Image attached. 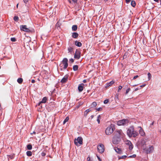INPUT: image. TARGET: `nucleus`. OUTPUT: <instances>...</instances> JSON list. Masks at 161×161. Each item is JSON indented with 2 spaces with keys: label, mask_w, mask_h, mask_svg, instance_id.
<instances>
[{
  "label": "nucleus",
  "mask_w": 161,
  "mask_h": 161,
  "mask_svg": "<svg viewBox=\"0 0 161 161\" xmlns=\"http://www.w3.org/2000/svg\"><path fill=\"white\" fill-rule=\"evenodd\" d=\"M139 90V88H136L135 89V91H136L137 90Z\"/></svg>",
  "instance_id": "4d7b16f0"
},
{
  "label": "nucleus",
  "mask_w": 161,
  "mask_h": 161,
  "mask_svg": "<svg viewBox=\"0 0 161 161\" xmlns=\"http://www.w3.org/2000/svg\"><path fill=\"white\" fill-rule=\"evenodd\" d=\"M18 5H19V3H18L17 5H16V7L17 8H18Z\"/></svg>",
  "instance_id": "052dcab7"
},
{
  "label": "nucleus",
  "mask_w": 161,
  "mask_h": 161,
  "mask_svg": "<svg viewBox=\"0 0 161 161\" xmlns=\"http://www.w3.org/2000/svg\"><path fill=\"white\" fill-rule=\"evenodd\" d=\"M97 158H98V159L100 161H101V158H99V157H98V156L97 155Z\"/></svg>",
  "instance_id": "3c124183"
},
{
  "label": "nucleus",
  "mask_w": 161,
  "mask_h": 161,
  "mask_svg": "<svg viewBox=\"0 0 161 161\" xmlns=\"http://www.w3.org/2000/svg\"><path fill=\"white\" fill-rule=\"evenodd\" d=\"M87 161H92L91 159V158L90 157H88L87 158Z\"/></svg>",
  "instance_id": "a18cd8bd"
},
{
  "label": "nucleus",
  "mask_w": 161,
  "mask_h": 161,
  "mask_svg": "<svg viewBox=\"0 0 161 161\" xmlns=\"http://www.w3.org/2000/svg\"><path fill=\"white\" fill-rule=\"evenodd\" d=\"M120 141V138L118 137L117 136L114 135L113 140L112 142L114 144H117L119 143Z\"/></svg>",
  "instance_id": "1a4fd4ad"
},
{
  "label": "nucleus",
  "mask_w": 161,
  "mask_h": 161,
  "mask_svg": "<svg viewBox=\"0 0 161 161\" xmlns=\"http://www.w3.org/2000/svg\"><path fill=\"white\" fill-rule=\"evenodd\" d=\"M68 79V76L67 75L65 76L61 80V82L62 83H64L66 82Z\"/></svg>",
  "instance_id": "2eb2a0df"
},
{
  "label": "nucleus",
  "mask_w": 161,
  "mask_h": 161,
  "mask_svg": "<svg viewBox=\"0 0 161 161\" xmlns=\"http://www.w3.org/2000/svg\"><path fill=\"white\" fill-rule=\"evenodd\" d=\"M144 152L147 154L152 153L154 150V147L152 146L149 145L146 147L144 146L143 148Z\"/></svg>",
  "instance_id": "f03ea898"
},
{
  "label": "nucleus",
  "mask_w": 161,
  "mask_h": 161,
  "mask_svg": "<svg viewBox=\"0 0 161 161\" xmlns=\"http://www.w3.org/2000/svg\"><path fill=\"white\" fill-rule=\"evenodd\" d=\"M23 81V79L21 78H19L17 80V82L19 83H21Z\"/></svg>",
  "instance_id": "c85d7f7f"
},
{
  "label": "nucleus",
  "mask_w": 161,
  "mask_h": 161,
  "mask_svg": "<svg viewBox=\"0 0 161 161\" xmlns=\"http://www.w3.org/2000/svg\"><path fill=\"white\" fill-rule=\"evenodd\" d=\"M153 0L154 1H155V2H158L159 0Z\"/></svg>",
  "instance_id": "13d9d810"
},
{
  "label": "nucleus",
  "mask_w": 161,
  "mask_h": 161,
  "mask_svg": "<svg viewBox=\"0 0 161 161\" xmlns=\"http://www.w3.org/2000/svg\"><path fill=\"white\" fill-rule=\"evenodd\" d=\"M75 45L79 47H80L81 46V43L80 42H79L78 41H75Z\"/></svg>",
  "instance_id": "aec40b11"
},
{
  "label": "nucleus",
  "mask_w": 161,
  "mask_h": 161,
  "mask_svg": "<svg viewBox=\"0 0 161 161\" xmlns=\"http://www.w3.org/2000/svg\"><path fill=\"white\" fill-rule=\"evenodd\" d=\"M80 57V52L78 50H76L74 55V58L79 59Z\"/></svg>",
  "instance_id": "f8f14e48"
},
{
  "label": "nucleus",
  "mask_w": 161,
  "mask_h": 161,
  "mask_svg": "<svg viewBox=\"0 0 161 161\" xmlns=\"http://www.w3.org/2000/svg\"><path fill=\"white\" fill-rule=\"evenodd\" d=\"M1 69V66H0V69Z\"/></svg>",
  "instance_id": "774afa93"
},
{
  "label": "nucleus",
  "mask_w": 161,
  "mask_h": 161,
  "mask_svg": "<svg viewBox=\"0 0 161 161\" xmlns=\"http://www.w3.org/2000/svg\"><path fill=\"white\" fill-rule=\"evenodd\" d=\"M145 86H146L145 84H143V85H141L140 86V87H144Z\"/></svg>",
  "instance_id": "8fccbe9b"
},
{
  "label": "nucleus",
  "mask_w": 161,
  "mask_h": 161,
  "mask_svg": "<svg viewBox=\"0 0 161 161\" xmlns=\"http://www.w3.org/2000/svg\"><path fill=\"white\" fill-rule=\"evenodd\" d=\"M126 157H127V156H126V155H124V156H121L120 157H119V159H124L125 158H126Z\"/></svg>",
  "instance_id": "c9c22d12"
},
{
  "label": "nucleus",
  "mask_w": 161,
  "mask_h": 161,
  "mask_svg": "<svg viewBox=\"0 0 161 161\" xmlns=\"http://www.w3.org/2000/svg\"><path fill=\"white\" fill-rule=\"evenodd\" d=\"M84 84H83L80 85L78 87V89L80 92H81L83 89V86Z\"/></svg>",
  "instance_id": "f3484780"
},
{
  "label": "nucleus",
  "mask_w": 161,
  "mask_h": 161,
  "mask_svg": "<svg viewBox=\"0 0 161 161\" xmlns=\"http://www.w3.org/2000/svg\"><path fill=\"white\" fill-rule=\"evenodd\" d=\"M136 154H133L132 155H130L128 157V158H135L136 157Z\"/></svg>",
  "instance_id": "f704fd0d"
},
{
  "label": "nucleus",
  "mask_w": 161,
  "mask_h": 161,
  "mask_svg": "<svg viewBox=\"0 0 161 161\" xmlns=\"http://www.w3.org/2000/svg\"><path fill=\"white\" fill-rule=\"evenodd\" d=\"M61 24L60 23V20H59L55 25V29L60 30L61 29L60 25Z\"/></svg>",
  "instance_id": "4468645a"
},
{
  "label": "nucleus",
  "mask_w": 161,
  "mask_h": 161,
  "mask_svg": "<svg viewBox=\"0 0 161 161\" xmlns=\"http://www.w3.org/2000/svg\"><path fill=\"white\" fill-rule=\"evenodd\" d=\"M131 5L133 7H134L136 5V3L135 1H132L131 3Z\"/></svg>",
  "instance_id": "473e14b6"
},
{
  "label": "nucleus",
  "mask_w": 161,
  "mask_h": 161,
  "mask_svg": "<svg viewBox=\"0 0 161 161\" xmlns=\"http://www.w3.org/2000/svg\"><path fill=\"white\" fill-rule=\"evenodd\" d=\"M68 50L69 52H71L72 51V47H69L68 48Z\"/></svg>",
  "instance_id": "58836bf2"
},
{
  "label": "nucleus",
  "mask_w": 161,
  "mask_h": 161,
  "mask_svg": "<svg viewBox=\"0 0 161 161\" xmlns=\"http://www.w3.org/2000/svg\"><path fill=\"white\" fill-rule=\"evenodd\" d=\"M72 2L75 3H76L77 2V0H72Z\"/></svg>",
  "instance_id": "49530a36"
},
{
  "label": "nucleus",
  "mask_w": 161,
  "mask_h": 161,
  "mask_svg": "<svg viewBox=\"0 0 161 161\" xmlns=\"http://www.w3.org/2000/svg\"><path fill=\"white\" fill-rule=\"evenodd\" d=\"M77 25H73L72 26V30H76L77 29Z\"/></svg>",
  "instance_id": "5701e85b"
},
{
  "label": "nucleus",
  "mask_w": 161,
  "mask_h": 161,
  "mask_svg": "<svg viewBox=\"0 0 161 161\" xmlns=\"http://www.w3.org/2000/svg\"><path fill=\"white\" fill-rule=\"evenodd\" d=\"M105 1H107L108 0H104Z\"/></svg>",
  "instance_id": "0e129e2a"
},
{
  "label": "nucleus",
  "mask_w": 161,
  "mask_h": 161,
  "mask_svg": "<svg viewBox=\"0 0 161 161\" xmlns=\"http://www.w3.org/2000/svg\"><path fill=\"white\" fill-rule=\"evenodd\" d=\"M101 119V116L100 115H99L97 116V121L98 124L100 123V119Z\"/></svg>",
  "instance_id": "cd10ccee"
},
{
  "label": "nucleus",
  "mask_w": 161,
  "mask_h": 161,
  "mask_svg": "<svg viewBox=\"0 0 161 161\" xmlns=\"http://www.w3.org/2000/svg\"><path fill=\"white\" fill-rule=\"evenodd\" d=\"M49 157L51 158V157L50 156H49Z\"/></svg>",
  "instance_id": "69168bd1"
},
{
  "label": "nucleus",
  "mask_w": 161,
  "mask_h": 161,
  "mask_svg": "<svg viewBox=\"0 0 161 161\" xmlns=\"http://www.w3.org/2000/svg\"><path fill=\"white\" fill-rule=\"evenodd\" d=\"M160 2V4L161 5V0H159Z\"/></svg>",
  "instance_id": "e2e57ef3"
},
{
  "label": "nucleus",
  "mask_w": 161,
  "mask_h": 161,
  "mask_svg": "<svg viewBox=\"0 0 161 161\" xmlns=\"http://www.w3.org/2000/svg\"><path fill=\"white\" fill-rule=\"evenodd\" d=\"M46 155V153L44 152H42V153H41V155L42 156H45V155Z\"/></svg>",
  "instance_id": "37998d69"
},
{
  "label": "nucleus",
  "mask_w": 161,
  "mask_h": 161,
  "mask_svg": "<svg viewBox=\"0 0 161 161\" xmlns=\"http://www.w3.org/2000/svg\"><path fill=\"white\" fill-rule=\"evenodd\" d=\"M91 111V110L90 109L86 110L84 112V115L85 116H86L88 113Z\"/></svg>",
  "instance_id": "412c9836"
},
{
  "label": "nucleus",
  "mask_w": 161,
  "mask_h": 161,
  "mask_svg": "<svg viewBox=\"0 0 161 161\" xmlns=\"http://www.w3.org/2000/svg\"><path fill=\"white\" fill-rule=\"evenodd\" d=\"M35 82V80H31V82L33 83H34Z\"/></svg>",
  "instance_id": "603ef678"
},
{
  "label": "nucleus",
  "mask_w": 161,
  "mask_h": 161,
  "mask_svg": "<svg viewBox=\"0 0 161 161\" xmlns=\"http://www.w3.org/2000/svg\"><path fill=\"white\" fill-rule=\"evenodd\" d=\"M14 19L15 21H18L19 19L18 17L17 16H15L14 18Z\"/></svg>",
  "instance_id": "7c9ffc66"
},
{
  "label": "nucleus",
  "mask_w": 161,
  "mask_h": 161,
  "mask_svg": "<svg viewBox=\"0 0 161 161\" xmlns=\"http://www.w3.org/2000/svg\"><path fill=\"white\" fill-rule=\"evenodd\" d=\"M134 131V129L133 126H130L127 130V134L128 136L130 137H132Z\"/></svg>",
  "instance_id": "20e7f679"
},
{
  "label": "nucleus",
  "mask_w": 161,
  "mask_h": 161,
  "mask_svg": "<svg viewBox=\"0 0 161 161\" xmlns=\"http://www.w3.org/2000/svg\"><path fill=\"white\" fill-rule=\"evenodd\" d=\"M69 61L71 63H73L74 61V60L73 58H71L69 59Z\"/></svg>",
  "instance_id": "c03bdc74"
},
{
  "label": "nucleus",
  "mask_w": 161,
  "mask_h": 161,
  "mask_svg": "<svg viewBox=\"0 0 161 161\" xmlns=\"http://www.w3.org/2000/svg\"><path fill=\"white\" fill-rule=\"evenodd\" d=\"M122 88V86H119L118 87V92H119L120 90H121Z\"/></svg>",
  "instance_id": "a19ab883"
},
{
  "label": "nucleus",
  "mask_w": 161,
  "mask_h": 161,
  "mask_svg": "<svg viewBox=\"0 0 161 161\" xmlns=\"http://www.w3.org/2000/svg\"><path fill=\"white\" fill-rule=\"evenodd\" d=\"M160 132H161V130H160Z\"/></svg>",
  "instance_id": "338daca9"
},
{
  "label": "nucleus",
  "mask_w": 161,
  "mask_h": 161,
  "mask_svg": "<svg viewBox=\"0 0 161 161\" xmlns=\"http://www.w3.org/2000/svg\"><path fill=\"white\" fill-rule=\"evenodd\" d=\"M78 66L77 65H75L73 66V69L74 71H76L78 69Z\"/></svg>",
  "instance_id": "393cba45"
},
{
  "label": "nucleus",
  "mask_w": 161,
  "mask_h": 161,
  "mask_svg": "<svg viewBox=\"0 0 161 161\" xmlns=\"http://www.w3.org/2000/svg\"><path fill=\"white\" fill-rule=\"evenodd\" d=\"M130 1V0H126V3H129Z\"/></svg>",
  "instance_id": "09e8293b"
},
{
  "label": "nucleus",
  "mask_w": 161,
  "mask_h": 161,
  "mask_svg": "<svg viewBox=\"0 0 161 161\" xmlns=\"http://www.w3.org/2000/svg\"><path fill=\"white\" fill-rule=\"evenodd\" d=\"M129 121L128 119H123L119 120L117 122L118 125L119 126L124 125H128Z\"/></svg>",
  "instance_id": "7ed1b4c3"
},
{
  "label": "nucleus",
  "mask_w": 161,
  "mask_h": 161,
  "mask_svg": "<svg viewBox=\"0 0 161 161\" xmlns=\"http://www.w3.org/2000/svg\"><path fill=\"white\" fill-rule=\"evenodd\" d=\"M138 135V133L136 131H134L133 132V134L132 135V136L134 137H136Z\"/></svg>",
  "instance_id": "b1692460"
},
{
  "label": "nucleus",
  "mask_w": 161,
  "mask_h": 161,
  "mask_svg": "<svg viewBox=\"0 0 161 161\" xmlns=\"http://www.w3.org/2000/svg\"><path fill=\"white\" fill-rule=\"evenodd\" d=\"M125 144L129 146V148L130 150H132L133 147V146L130 141L126 140L125 141Z\"/></svg>",
  "instance_id": "9d476101"
},
{
  "label": "nucleus",
  "mask_w": 161,
  "mask_h": 161,
  "mask_svg": "<svg viewBox=\"0 0 161 161\" xmlns=\"http://www.w3.org/2000/svg\"><path fill=\"white\" fill-rule=\"evenodd\" d=\"M97 149L99 153H103L104 151V145L102 144H99L97 146Z\"/></svg>",
  "instance_id": "423d86ee"
},
{
  "label": "nucleus",
  "mask_w": 161,
  "mask_h": 161,
  "mask_svg": "<svg viewBox=\"0 0 161 161\" xmlns=\"http://www.w3.org/2000/svg\"><path fill=\"white\" fill-rule=\"evenodd\" d=\"M10 40L11 41L13 42H14L16 41V39L14 37L11 38L10 39Z\"/></svg>",
  "instance_id": "e433bc0d"
},
{
  "label": "nucleus",
  "mask_w": 161,
  "mask_h": 161,
  "mask_svg": "<svg viewBox=\"0 0 161 161\" xmlns=\"http://www.w3.org/2000/svg\"><path fill=\"white\" fill-rule=\"evenodd\" d=\"M20 28L21 30H24V29L30 30L29 29L27 28V26L26 25H20Z\"/></svg>",
  "instance_id": "dca6fc26"
},
{
  "label": "nucleus",
  "mask_w": 161,
  "mask_h": 161,
  "mask_svg": "<svg viewBox=\"0 0 161 161\" xmlns=\"http://www.w3.org/2000/svg\"><path fill=\"white\" fill-rule=\"evenodd\" d=\"M115 151L118 153L121 154L122 153V151L119 148L116 147L114 148Z\"/></svg>",
  "instance_id": "a211bd4d"
},
{
  "label": "nucleus",
  "mask_w": 161,
  "mask_h": 161,
  "mask_svg": "<svg viewBox=\"0 0 161 161\" xmlns=\"http://www.w3.org/2000/svg\"><path fill=\"white\" fill-rule=\"evenodd\" d=\"M115 130L114 125L111 124L105 130V134L107 135H109L112 133Z\"/></svg>",
  "instance_id": "f257e3e1"
},
{
  "label": "nucleus",
  "mask_w": 161,
  "mask_h": 161,
  "mask_svg": "<svg viewBox=\"0 0 161 161\" xmlns=\"http://www.w3.org/2000/svg\"><path fill=\"white\" fill-rule=\"evenodd\" d=\"M78 36V34L76 32H74L72 34V37L74 38H76Z\"/></svg>",
  "instance_id": "4be33fe9"
},
{
  "label": "nucleus",
  "mask_w": 161,
  "mask_h": 161,
  "mask_svg": "<svg viewBox=\"0 0 161 161\" xmlns=\"http://www.w3.org/2000/svg\"><path fill=\"white\" fill-rule=\"evenodd\" d=\"M148 76V80H149L151 78V75L150 73H148L147 74Z\"/></svg>",
  "instance_id": "72a5a7b5"
},
{
  "label": "nucleus",
  "mask_w": 161,
  "mask_h": 161,
  "mask_svg": "<svg viewBox=\"0 0 161 161\" xmlns=\"http://www.w3.org/2000/svg\"><path fill=\"white\" fill-rule=\"evenodd\" d=\"M27 148L28 150H31L32 148V145L31 144H29L27 145Z\"/></svg>",
  "instance_id": "2f4dec72"
},
{
  "label": "nucleus",
  "mask_w": 161,
  "mask_h": 161,
  "mask_svg": "<svg viewBox=\"0 0 161 161\" xmlns=\"http://www.w3.org/2000/svg\"><path fill=\"white\" fill-rule=\"evenodd\" d=\"M69 119V117H66L63 122V124H64L67 122L68 121Z\"/></svg>",
  "instance_id": "c756f323"
},
{
  "label": "nucleus",
  "mask_w": 161,
  "mask_h": 161,
  "mask_svg": "<svg viewBox=\"0 0 161 161\" xmlns=\"http://www.w3.org/2000/svg\"><path fill=\"white\" fill-rule=\"evenodd\" d=\"M69 2L70 3H71V1L70 0H68Z\"/></svg>",
  "instance_id": "bf43d9fd"
},
{
  "label": "nucleus",
  "mask_w": 161,
  "mask_h": 161,
  "mask_svg": "<svg viewBox=\"0 0 161 161\" xmlns=\"http://www.w3.org/2000/svg\"><path fill=\"white\" fill-rule=\"evenodd\" d=\"M83 82H84V83L86 82V80H83Z\"/></svg>",
  "instance_id": "6e6d98bb"
},
{
  "label": "nucleus",
  "mask_w": 161,
  "mask_h": 161,
  "mask_svg": "<svg viewBox=\"0 0 161 161\" xmlns=\"http://www.w3.org/2000/svg\"><path fill=\"white\" fill-rule=\"evenodd\" d=\"M138 75H136V76H134V77H133V79H136V78H138Z\"/></svg>",
  "instance_id": "de8ad7c7"
},
{
  "label": "nucleus",
  "mask_w": 161,
  "mask_h": 161,
  "mask_svg": "<svg viewBox=\"0 0 161 161\" xmlns=\"http://www.w3.org/2000/svg\"><path fill=\"white\" fill-rule=\"evenodd\" d=\"M93 117H94V116L93 115H91V117L92 118V119L93 118Z\"/></svg>",
  "instance_id": "680f3d73"
},
{
  "label": "nucleus",
  "mask_w": 161,
  "mask_h": 161,
  "mask_svg": "<svg viewBox=\"0 0 161 161\" xmlns=\"http://www.w3.org/2000/svg\"><path fill=\"white\" fill-rule=\"evenodd\" d=\"M130 88H128L126 90V94H127L129 92L130 90Z\"/></svg>",
  "instance_id": "ea45409f"
},
{
  "label": "nucleus",
  "mask_w": 161,
  "mask_h": 161,
  "mask_svg": "<svg viewBox=\"0 0 161 161\" xmlns=\"http://www.w3.org/2000/svg\"><path fill=\"white\" fill-rule=\"evenodd\" d=\"M114 135L120 138L124 136V134L121 130H117L115 131Z\"/></svg>",
  "instance_id": "39448f33"
},
{
  "label": "nucleus",
  "mask_w": 161,
  "mask_h": 161,
  "mask_svg": "<svg viewBox=\"0 0 161 161\" xmlns=\"http://www.w3.org/2000/svg\"><path fill=\"white\" fill-rule=\"evenodd\" d=\"M36 134V132H35V131H33V133H31V134Z\"/></svg>",
  "instance_id": "5fc2aeb1"
},
{
  "label": "nucleus",
  "mask_w": 161,
  "mask_h": 161,
  "mask_svg": "<svg viewBox=\"0 0 161 161\" xmlns=\"http://www.w3.org/2000/svg\"><path fill=\"white\" fill-rule=\"evenodd\" d=\"M101 109V108H98L97 109V111H100V109Z\"/></svg>",
  "instance_id": "864d4df0"
},
{
  "label": "nucleus",
  "mask_w": 161,
  "mask_h": 161,
  "mask_svg": "<svg viewBox=\"0 0 161 161\" xmlns=\"http://www.w3.org/2000/svg\"><path fill=\"white\" fill-rule=\"evenodd\" d=\"M47 100V98L46 97H43V99H42V101H41L39 103V105H40V104L41 103H45L46 102Z\"/></svg>",
  "instance_id": "6ab92c4d"
},
{
  "label": "nucleus",
  "mask_w": 161,
  "mask_h": 161,
  "mask_svg": "<svg viewBox=\"0 0 161 161\" xmlns=\"http://www.w3.org/2000/svg\"><path fill=\"white\" fill-rule=\"evenodd\" d=\"M108 102V99H106L104 100V104H107Z\"/></svg>",
  "instance_id": "79ce46f5"
},
{
  "label": "nucleus",
  "mask_w": 161,
  "mask_h": 161,
  "mask_svg": "<svg viewBox=\"0 0 161 161\" xmlns=\"http://www.w3.org/2000/svg\"><path fill=\"white\" fill-rule=\"evenodd\" d=\"M114 83V81H112L107 84V86H110L111 85H112Z\"/></svg>",
  "instance_id": "a878e982"
},
{
  "label": "nucleus",
  "mask_w": 161,
  "mask_h": 161,
  "mask_svg": "<svg viewBox=\"0 0 161 161\" xmlns=\"http://www.w3.org/2000/svg\"><path fill=\"white\" fill-rule=\"evenodd\" d=\"M148 141L147 139L143 138L142 139L141 142L142 146V147L143 148L144 146H146V145L147 144Z\"/></svg>",
  "instance_id": "9b49d317"
},
{
  "label": "nucleus",
  "mask_w": 161,
  "mask_h": 161,
  "mask_svg": "<svg viewBox=\"0 0 161 161\" xmlns=\"http://www.w3.org/2000/svg\"><path fill=\"white\" fill-rule=\"evenodd\" d=\"M139 129V132L140 134L142 136H144L145 135V133L143 130L142 128L140 126L138 127Z\"/></svg>",
  "instance_id": "ddd939ff"
},
{
  "label": "nucleus",
  "mask_w": 161,
  "mask_h": 161,
  "mask_svg": "<svg viewBox=\"0 0 161 161\" xmlns=\"http://www.w3.org/2000/svg\"><path fill=\"white\" fill-rule=\"evenodd\" d=\"M26 154L28 156H31L32 155V153L30 151H28L26 152Z\"/></svg>",
  "instance_id": "bb28decb"
},
{
  "label": "nucleus",
  "mask_w": 161,
  "mask_h": 161,
  "mask_svg": "<svg viewBox=\"0 0 161 161\" xmlns=\"http://www.w3.org/2000/svg\"><path fill=\"white\" fill-rule=\"evenodd\" d=\"M68 60L66 58H64L62 61V63L64 65L63 67L62 68L64 69H66L68 66Z\"/></svg>",
  "instance_id": "6e6552de"
},
{
  "label": "nucleus",
  "mask_w": 161,
  "mask_h": 161,
  "mask_svg": "<svg viewBox=\"0 0 161 161\" xmlns=\"http://www.w3.org/2000/svg\"><path fill=\"white\" fill-rule=\"evenodd\" d=\"M97 103H96V102H93L92 104V106L93 107H96L97 106Z\"/></svg>",
  "instance_id": "4c0bfd02"
},
{
  "label": "nucleus",
  "mask_w": 161,
  "mask_h": 161,
  "mask_svg": "<svg viewBox=\"0 0 161 161\" xmlns=\"http://www.w3.org/2000/svg\"><path fill=\"white\" fill-rule=\"evenodd\" d=\"M74 143L76 146L78 145V144L81 145L82 144V138L80 137H78L77 139H75Z\"/></svg>",
  "instance_id": "0eeeda50"
}]
</instances>
